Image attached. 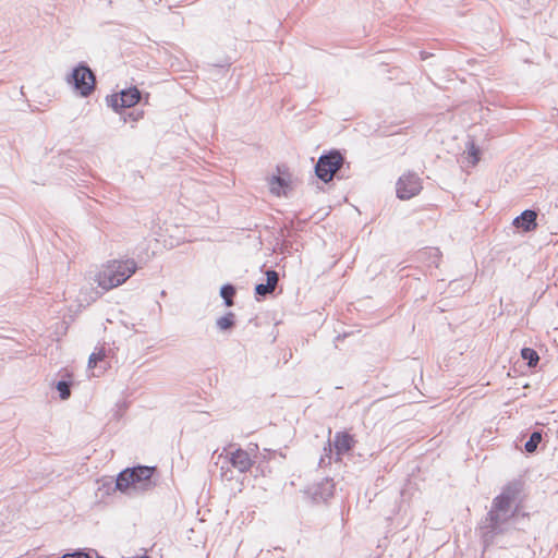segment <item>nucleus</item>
Instances as JSON below:
<instances>
[{
    "mask_svg": "<svg viewBox=\"0 0 558 558\" xmlns=\"http://www.w3.org/2000/svg\"><path fill=\"white\" fill-rule=\"evenodd\" d=\"M354 442L355 441L350 434L343 432L336 433L332 444L335 447L337 461H340L341 456L349 452L353 448Z\"/></svg>",
    "mask_w": 558,
    "mask_h": 558,
    "instance_id": "nucleus-11",
    "label": "nucleus"
},
{
    "mask_svg": "<svg viewBox=\"0 0 558 558\" xmlns=\"http://www.w3.org/2000/svg\"><path fill=\"white\" fill-rule=\"evenodd\" d=\"M138 266L134 259H112L102 264L94 276V281L105 291L123 284Z\"/></svg>",
    "mask_w": 558,
    "mask_h": 558,
    "instance_id": "nucleus-2",
    "label": "nucleus"
},
{
    "mask_svg": "<svg viewBox=\"0 0 558 558\" xmlns=\"http://www.w3.org/2000/svg\"><path fill=\"white\" fill-rule=\"evenodd\" d=\"M275 291L274 288H269L267 283H259L255 287V293L260 296H266Z\"/></svg>",
    "mask_w": 558,
    "mask_h": 558,
    "instance_id": "nucleus-22",
    "label": "nucleus"
},
{
    "mask_svg": "<svg viewBox=\"0 0 558 558\" xmlns=\"http://www.w3.org/2000/svg\"><path fill=\"white\" fill-rule=\"evenodd\" d=\"M74 88L83 97H87L95 89L96 78L89 68L81 65L72 73Z\"/></svg>",
    "mask_w": 558,
    "mask_h": 558,
    "instance_id": "nucleus-4",
    "label": "nucleus"
},
{
    "mask_svg": "<svg viewBox=\"0 0 558 558\" xmlns=\"http://www.w3.org/2000/svg\"><path fill=\"white\" fill-rule=\"evenodd\" d=\"M62 558H90V557L85 553L76 551L73 554H65L62 556Z\"/></svg>",
    "mask_w": 558,
    "mask_h": 558,
    "instance_id": "nucleus-23",
    "label": "nucleus"
},
{
    "mask_svg": "<svg viewBox=\"0 0 558 558\" xmlns=\"http://www.w3.org/2000/svg\"><path fill=\"white\" fill-rule=\"evenodd\" d=\"M57 389H58V391L60 393V398L62 400H66L71 395L70 384L66 381H63V380L59 381L57 384Z\"/></svg>",
    "mask_w": 558,
    "mask_h": 558,
    "instance_id": "nucleus-20",
    "label": "nucleus"
},
{
    "mask_svg": "<svg viewBox=\"0 0 558 558\" xmlns=\"http://www.w3.org/2000/svg\"><path fill=\"white\" fill-rule=\"evenodd\" d=\"M226 458L232 468L238 470L240 473L247 472L254 464L250 454L241 448H238L234 451H229Z\"/></svg>",
    "mask_w": 558,
    "mask_h": 558,
    "instance_id": "nucleus-8",
    "label": "nucleus"
},
{
    "mask_svg": "<svg viewBox=\"0 0 558 558\" xmlns=\"http://www.w3.org/2000/svg\"><path fill=\"white\" fill-rule=\"evenodd\" d=\"M469 157L471 158L472 166H476L481 159V150L480 148L474 144H470L468 148Z\"/></svg>",
    "mask_w": 558,
    "mask_h": 558,
    "instance_id": "nucleus-17",
    "label": "nucleus"
},
{
    "mask_svg": "<svg viewBox=\"0 0 558 558\" xmlns=\"http://www.w3.org/2000/svg\"><path fill=\"white\" fill-rule=\"evenodd\" d=\"M542 440V434L539 432H534L530 436V439L525 442L524 448L527 452L532 453L536 450L538 444Z\"/></svg>",
    "mask_w": 558,
    "mask_h": 558,
    "instance_id": "nucleus-16",
    "label": "nucleus"
},
{
    "mask_svg": "<svg viewBox=\"0 0 558 558\" xmlns=\"http://www.w3.org/2000/svg\"><path fill=\"white\" fill-rule=\"evenodd\" d=\"M537 214L534 210H524L520 216L515 217L512 221L513 227L521 232H529L536 228Z\"/></svg>",
    "mask_w": 558,
    "mask_h": 558,
    "instance_id": "nucleus-10",
    "label": "nucleus"
},
{
    "mask_svg": "<svg viewBox=\"0 0 558 558\" xmlns=\"http://www.w3.org/2000/svg\"><path fill=\"white\" fill-rule=\"evenodd\" d=\"M277 172L268 180L269 191L277 197L286 196L292 185V175L286 167H278Z\"/></svg>",
    "mask_w": 558,
    "mask_h": 558,
    "instance_id": "nucleus-7",
    "label": "nucleus"
},
{
    "mask_svg": "<svg viewBox=\"0 0 558 558\" xmlns=\"http://www.w3.org/2000/svg\"><path fill=\"white\" fill-rule=\"evenodd\" d=\"M105 356L106 354L104 349H99L97 352H93L88 359V367H96L97 363L102 361Z\"/></svg>",
    "mask_w": 558,
    "mask_h": 558,
    "instance_id": "nucleus-18",
    "label": "nucleus"
},
{
    "mask_svg": "<svg viewBox=\"0 0 558 558\" xmlns=\"http://www.w3.org/2000/svg\"><path fill=\"white\" fill-rule=\"evenodd\" d=\"M342 162L343 158L338 151H331L328 155L322 156L315 168L317 177L324 182L331 181L335 173L342 166Z\"/></svg>",
    "mask_w": 558,
    "mask_h": 558,
    "instance_id": "nucleus-3",
    "label": "nucleus"
},
{
    "mask_svg": "<svg viewBox=\"0 0 558 558\" xmlns=\"http://www.w3.org/2000/svg\"><path fill=\"white\" fill-rule=\"evenodd\" d=\"M332 442L328 440L327 445L324 447L325 454L320 458L319 464L328 465L331 462V454H332Z\"/></svg>",
    "mask_w": 558,
    "mask_h": 558,
    "instance_id": "nucleus-19",
    "label": "nucleus"
},
{
    "mask_svg": "<svg viewBox=\"0 0 558 558\" xmlns=\"http://www.w3.org/2000/svg\"><path fill=\"white\" fill-rule=\"evenodd\" d=\"M235 294V289L231 284H225L220 289V295L225 300L227 306L233 305V296Z\"/></svg>",
    "mask_w": 558,
    "mask_h": 558,
    "instance_id": "nucleus-15",
    "label": "nucleus"
},
{
    "mask_svg": "<svg viewBox=\"0 0 558 558\" xmlns=\"http://www.w3.org/2000/svg\"><path fill=\"white\" fill-rule=\"evenodd\" d=\"M116 487L120 492H128V490H134V480L133 474L130 473V470L126 469L122 471L116 482Z\"/></svg>",
    "mask_w": 558,
    "mask_h": 558,
    "instance_id": "nucleus-12",
    "label": "nucleus"
},
{
    "mask_svg": "<svg viewBox=\"0 0 558 558\" xmlns=\"http://www.w3.org/2000/svg\"><path fill=\"white\" fill-rule=\"evenodd\" d=\"M235 324V315L232 312H228L225 316L217 319L216 325L219 330L227 331L233 328Z\"/></svg>",
    "mask_w": 558,
    "mask_h": 558,
    "instance_id": "nucleus-13",
    "label": "nucleus"
},
{
    "mask_svg": "<svg viewBox=\"0 0 558 558\" xmlns=\"http://www.w3.org/2000/svg\"><path fill=\"white\" fill-rule=\"evenodd\" d=\"M140 100L141 93L136 87H131L122 90L119 94H113L107 99L108 105L116 111L131 108L138 104Z\"/></svg>",
    "mask_w": 558,
    "mask_h": 558,
    "instance_id": "nucleus-6",
    "label": "nucleus"
},
{
    "mask_svg": "<svg viewBox=\"0 0 558 558\" xmlns=\"http://www.w3.org/2000/svg\"><path fill=\"white\" fill-rule=\"evenodd\" d=\"M521 356L523 360L527 361L530 367L536 366L539 360L537 352L531 348H523L521 350Z\"/></svg>",
    "mask_w": 558,
    "mask_h": 558,
    "instance_id": "nucleus-14",
    "label": "nucleus"
},
{
    "mask_svg": "<svg viewBox=\"0 0 558 558\" xmlns=\"http://www.w3.org/2000/svg\"><path fill=\"white\" fill-rule=\"evenodd\" d=\"M129 470L130 473L133 474L134 492L146 490L151 486V475L154 473V468L136 466Z\"/></svg>",
    "mask_w": 558,
    "mask_h": 558,
    "instance_id": "nucleus-9",
    "label": "nucleus"
},
{
    "mask_svg": "<svg viewBox=\"0 0 558 558\" xmlns=\"http://www.w3.org/2000/svg\"><path fill=\"white\" fill-rule=\"evenodd\" d=\"M397 196L400 199H410L422 190V181L414 173H405L397 182Z\"/></svg>",
    "mask_w": 558,
    "mask_h": 558,
    "instance_id": "nucleus-5",
    "label": "nucleus"
},
{
    "mask_svg": "<svg viewBox=\"0 0 558 558\" xmlns=\"http://www.w3.org/2000/svg\"><path fill=\"white\" fill-rule=\"evenodd\" d=\"M266 278H267V282L266 283L269 284V288L276 289L277 283L279 281L278 272L272 270V269H268L266 271Z\"/></svg>",
    "mask_w": 558,
    "mask_h": 558,
    "instance_id": "nucleus-21",
    "label": "nucleus"
},
{
    "mask_svg": "<svg viewBox=\"0 0 558 558\" xmlns=\"http://www.w3.org/2000/svg\"><path fill=\"white\" fill-rule=\"evenodd\" d=\"M518 490L507 486L493 501V507L481 525V533L486 544L492 543L495 536L508 532L514 517L512 505Z\"/></svg>",
    "mask_w": 558,
    "mask_h": 558,
    "instance_id": "nucleus-1",
    "label": "nucleus"
}]
</instances>
